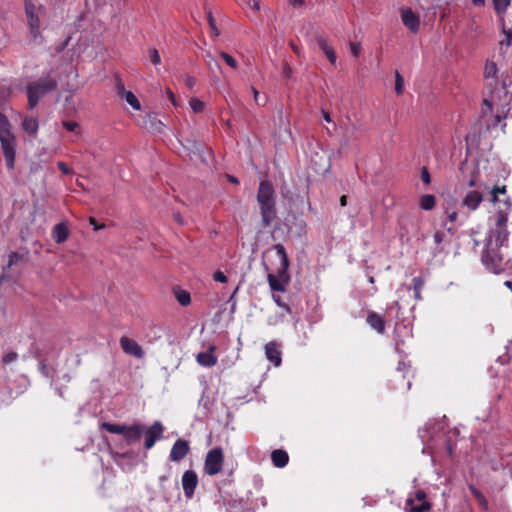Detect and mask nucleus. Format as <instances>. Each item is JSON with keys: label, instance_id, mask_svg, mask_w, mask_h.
<instances>
[{"label": "nucleus", "instance_id": "f03ea898", "mask_svg": "<svg viewBox=\"0 0 512 512\" xmlns=\"http://www.w3.org/2000/svg\"><path fill=\"white\" fill-rule=\"evenodd\" d=\"M100 429L112 434L122 435L123 439L117 444V447L121 450H124L125 448L132 446L141 440L145 431V425L142 423L126 425L103 422L100 425Z\"/></svg>", "mask_w": 512, "mask_h": 512}, {"label": "nucleus", "instance_id": "3c124183", "mask_svg": "<svg viewBox=\"0 0 512 512\" xmlns=\"http://www.w3.org/2000/svg\"><path fill=\"white\" fill-rule=\"evenodd\" d=\"M444 237H445V234L443 232L436 231L433 236L435 244H437V245L441 244L444 240Z\"/></svg>", "mask_w": 512, "mask_h": 512}, {"label": "nucleus", "instance_id": "f257e3e1", "mask_svg": "<svg viewBox=\"0 0 512 512\" xmlns=\"http://www.w3.org/2000/svg\"><path fill=\"white\" fill-rule=\"evenodd\" d=\"M503 206H499L498 217L495 227L491 229L485 239L484 249L481 255L483 265L489 271L499 274L504 271V257L501 247L508 242L509 232L507 230L508 213L512 208V202L509 197L503 201Z\"/></svg>", "mask_w": 512, "mask_h": 512}, {"label": "nucleus", "instance_id": "69168bd1", "mask_svg": "<svg viewBox=\"0 0 512 512\" xmlns=\"http://www.w3.org/2000/svg\"><path fill=\"white\" fill-rule=\"evenodd\" d=\"M340 204H341V206H346V204H347V196L346 195H342L340 197Z\"/></svg>", "mask_w": 512, "mask_h": 512}, {"label": "nucleus", "instance_id": "ea45409f", "mask_svg": "<svg viewBox=\"0 0 512 512\" xmlns=\"http://www.w3.org/2000/svg\"><path fill=\"white\" fill-rule=\"evenodd\" d=\"M421 180L426 185H429L431 183V176L427 167H422L421 169Z\"/></svg>", "mask_w": 512, "mask_h": 512}, {"label": "nucleus", "instance_id": "6ab92c4d", "mask_svg": "<svg viewBox=\"0 0 512 512\" xmlns=\"http://www.w3.org/2000/svg\"><path fill=\"white\" fill-rule=\"evenodd\" d=\"M271 460L275 467L283 468L289 462V455L285 450L276 449L271 453Z\"/></svg>", "mask_w": 512, "mask_h": 512}, {"label": "nucleus", "instance_id": "dca6fc26", "mask_svg": "<svg viewBox=\"0 0 512 512\" xmlns=\"http://www.w3.org/2000/svg\"><path fill=\"white\" fill-rule=\"evenodd\" d=\"M265 355L266 358L274 364V366L278 367L281 365V350L280 345L276 341H270L265 345Z\"/></svg>", "mask_w": 512, "mask_h": 512}, {"label": "nucleus", "instance_id": "9d476101", "mask_svg": "<svg viewBox=\"0 0 512 512\" xmlns=\"http://www.w3.org/2000/svg\"><path fill=\"white\" fill-rule=\"evenodd\" d=\"M119 342L125 354L131 355L138 359L144 357V351L142 347L135 340L130 339L127 336H122Z\"/></svg>", "mask_w": 512, "mask_h": 512}, {"label": "nucleus", "instance_id": "1a4fd4ad", "mask_svg": "<svg viewBox=\"0 0 512 512\" xmlns=\"http://www.w3.org/2000/svg\"><path fill=\"white\" fill-rule=\"evenodd\" d=\"M164 427L161 422L155 421L149 428L145 427V431L143 433L145 437L144 447L149 450L154 445L155 442L162 437Z\"/></svg>", "mask_w": 512, "mask_h": 512}, {"label": "nucleus", "instance_id": "c03bdc74", "mask_svg": "<svg viewBox=\"0 0 512 512\" xmlns=\"http://www.w3.org/2000/svg\"><path fill=\"white\" fill-rule=\"evenodd\" d=\"M208 22H209V26H210L211 30L213 31L214 36H218L219 35V31H218V29L216 27L215 20H214V18H213L211 13L208 14Z\"/></svg>", "mask_w": 512, "mask_h": 512}, {"label": "nucleus", "instance_id": "5701e85b", "mask_svg": "<svg viewBox=\"0 0 512 512\" xmlns=\"http://www.w3.org/2000/svg\"><path fill=\"white\" fill-rule=\"evenodd\" d=\"M419 206L425 211H431L436 206V197L432 194L422 195L419 199Z\"/></svg>", "mask_w": 512, "mask_h": 512}, {"label": "nucleus", "instance_id": "aec40b11", "mask_svg": "<svg viewBox=\"0 0 512 512\" xmlns=\"http://www.w3.org/2000/svg\"><path fill=\"white\" fill-rule=\"evenodd\" d=\"M52 237L58 244L65 242L69 237V230L64 223H59L54 226L52 231Z\"/></svg>", "mask_w": 512, "mask_h": 512}, {"label": "nucleus", "instance_id": "0e129e2a", "mask_svg": "<svg viewBox=\"0 0 512 512\" xmlns=\"http://www.w3.org/2000/svg\"><path fill=\"white\" fill-rule=\"evenodd\" d=\"M228 180L229 182L233 183V184H238L239 181L236 177L232 176V175H228Z\"/></svg>", "mask_w": 512, "mask_h": 512}, {"label": "nucleus", "instance_id": "412c9836", "mask_svg": "<svg viewBox=\"0 0 512 512\" xmlns=\"http://www.w3.org/2000/svg\"><path fill=\"white\" fill-rule=\"evenodd\" d=\"M22 128L27 134L36 136L39 128L38 120L27 116L23 119Z\"/></svg>", "mask_w": 512, "mask_h": 512}, {"label": "nucleus", "instance_id": "a19ab883", "mask_svg": "<svg viewBox=\"0 0 512 512\" xmlns=\"http://www.w3.org/2000/svg\"><path fill=\"white\" fill-rule=\"evenodd\" d=\"M18 355L16 352H9L3 356L2 362L4 364H10L17 359Z\"/></svg>", "mask_w": 512, "mask_h": 512}, {"label": "nucleus", "instance_id": "ddd939ff", "mask_svg": "<svg viewBox=\"0 0 512 512\" xmlns=\"http://www.w3.org/2000/svg\"><path fill=\"white\" fill-rule=\"evenodd\" d=\"M141 126L151 133H162L164 124L157 113H147L142 118Z\"/></svg>", "mask_w": 512, "mask_h": 512}, {"label": "nucleus", "instance_id": "37998d69", "mask_svg": "<svg viewBox=\"0 0 512 512\" xmlns=\"http://www.w3.org/2000/svg\"><path fill=\"white\" fill-rule=\"evenodd\" d=\"M213 279L220 283H226L228 281L226 275L220 270L216 271L213 274Z\"/></svg>", "mask_w": 512, "mask_h": 512}, {"label": "nucleus", "instance_id": "a211bd4d", "mask_svg": "<svg viewBox=\"0 0 512 512\" xmlns=\"http://www.w3.org/2000/svg\"><path fill=\"white\" fill-rule=\"evenodd\" d=\"M215 350L214 346H210L206 352H201L197 355L196 360L199 365L204 367H212L217 363V358L213 355Z\"/></svg>", "mask_w": 512, "mask_h": 512}, {"label": "nucleus", "instance_id": "4468645a", "mask_svg": "<svg viewBox=\"0 0 512 512\" xmlns=\"http://www.w3.org/2000/svg\"><path fill=\"white\" fill-rule=\"evenodd\" d=\"M401 19L403 24L413 33L418 32L420 27L419 16L410 8H405L401 12Z\"/></svg>", "mask_w": 512, "mask_h": 512}, {"label": "nucleus", "instance_id": "bf43d9fd", "mask_svg": "<svg viewBox=\"0 0 512 512\" xmlns=\"http://www.w3.org/2000/svg\"><path fill=\"white\" fill-rule=\"evenodd\" d=\"M291 73H292L291 68L286 64V65H285V68H284V75H285L286 77H290Z\"/></svg>", "mask_w": 512, "mask_h": 512}, {"label": "nucleus", "instance_id": "c756f323", "mask_svg": "<svg viewBox=\"0 0 512 512\" xmlns=\"http://www.w3.org/2000/svg\"><path fill=\"white\" fill-rule=\"evenodd\" d=\"M124 98L133 109H141V104L132 91H125Z\"/></svg>", "mask_w": 512, "mask_h": 512}, {"label": "nucleus", "instance_id": "c85d7f7f", "mask_svg": "<svg viewBox=\"0 0 512 512\" xmlns=\"http://www.w3.org/2000/svg\"><path fill=\"white\" fill-rule=\"evenodd\" d=\"M506 186H494L490 191V201L494 204L500 202L499 195H506Z\"/></svg>", "mask_w": 512, "mask_h": 512}, {"label": "nucleus", "instance_id": "a878e982", "mask_svg": "<svg viewBox=\"0 0 512 512\" xmlns=\"http://www.w3.org/2000/svg\"><path fill=\"white\" fill-rule=\"evenodd\" d=\"M494 10L497 15L502 16L506 13L507 8L511 4V0H492Z\"/></svg>", "mask_w": 512, "mask_h": 512}, {"label": "nucleus", "instance_id": "49530a36", "mask_svg": "<svg viewBox=\"0 0 512 512\" xmlns=\"http://www.w3.org/2000/svg\"><path fill=\"white\" fill-rule=\"evenodd\" d=\"M57 167L65 175H69L72 173V170L68 167V165L65 162H58Z\"/></svg>", "mask_w": 512, "mask_h": 512}, {"label": "nucleus", "instance_id": "7ed1b4c3", "mask_svg": "<svg viewBox=\"0 0 512 512\" xmlns=\"http://www.w3.org/2000/svg\"><path fill=\"white\" fill-rule=\"evenodd\" d=\"M257 202L260 207L262 223L265 227L270 226L276 218L275 190L272 183L262 180L257 191Z\"/></svg>", "mask_w": 512, "mask_h": 512}, {"label": "nucleus", "instance_id": "bb28decb", "mask_svg": "<svg viewBox=\"0 0 512 512\" xmlns=\"http://www.w3.org/2000/svg\"><path fill=\"white\" fill-rule=\"evenodd\" d=\"M469 490L471 492V494L475 497V499L478 501V503L485 509L487 510L488 509V501L486 500L485 496L483 495V493L478 490L475 486L473 485H470L469 486Z\"/></svg>", "mask_w": 512, "mask_h": 512}, {"label": "nucleus", "instance_id": "09e8293b", "mask_svg": "<svg viewBox=\"0 0 512 512\" xmlns=\"http://www.w3.org/2000/svg\"><path fill=\"white\" fill-rule=\"evenodd\" d=\"M165 92H166V95H167L168 99L173 104V106L177 107L178 106V102H177L176 96L172 92V90L170 88H166Z\"/></svg>", "mask_w": 512, "mask_h": 512}, {"label": "nucleus", "instance_id": "2eb2a0df", "mask_svg": "<svg viewBox=\"0 0 512 512\" xmlns=\"http://www.w3.org/2000/svg\"><path fill=\"white\" fill-rule=\"evenodd\" d=\"M483 201V194L480 191H469L462 199L461 205L470 211H475L479 208Z\"/></svg>", "mask_w": 512, "mask_h": 512}, {"label": "nucleus", "instance_id": "39448f33", "mask_svg": "<svg viewBox=\"0 0 512 512\" xmlns=\"http://www.w3.org/2000/svg\"><path fill=\"white\" fill-rule=\"evenodd\" d=\"M274 249L280 258V268L278 269V275L268 274V282L271 290L284 292L286 285L288 284L290 277L288 274L289 259L286 250L282 244H276Z\"/></svg>", "mask_w": 512, "mask_h": 512}, {"label": "nucleus", "instance_id": "2f4dec72", "mask_svg": "<svg viewBox=\"0 0 512 512\" xmlns=\"http://www.w3.org/2000/svg\"><path fill=\"white\" fill-rule=\"evenodd\" d=\"M316 42L318 47L324 52V54H326L327 51L333 49L331 46H329L328 40L322 35H318L316 37Z\"/></svg>", "mask_w": 512, "mask_h": 512}, {"label": "nucleus", "instance_id": "58836bf2", "mask_svg": "<svg viewBox=\"0 0 512 512\" xmlns=\"http://www.w3.org/2000/svg\"><path fill=\"white\" fill-rule=\"evenodd\" d=\"M273 300L275 301V303L277 304V306H279L280 308L284 309L287 313H291V308L288 304L284 303L280 296H277V295H273Z\"/></svg>", "mask_w": 512, "mask_h": 512}, {"label": "nucleus", "instance_id": "393cba45", "mask_svg": "<svg viewBox=\"0 0 512 512\" xmlns=\"http://www.w3.org/2000/svg\"><path fill=\"white\" fill-rule=\"evenodd\" d=\"M425 281L423 277L418 276L412 279V289L414 291V298L419 301L422 300L421 291L424 287Z\"/></svg>", "mask_w": 512, "mask_h": 512}, {"label": "nucleus", "instance_id": "680f3d73", "mask_svg": "<svg viewBox=\"0 0 512 512\" xmlns=\"http://www.w3.org/2000/svg\"><path fill=\"white\" fill-rule=\"evenodd\" d=\"M323 118L326 122H331V117H330V114L329 112L327 111H323Z\"/></svg>", "mask_w": 512, "mask_h": 512}, {"label": "nucleus", "instance_id": "cd10ccee", "mask_svg": "<svg viewBox=\"0 0 512 512\" xmlns=\"http://www.w3.org/2000/svg\"><path fill=\"white\" fill-rule=\"evenodd\" d=\"M175 297L180 305L188 306L191 302L190 293L186 290H177L175 291Z\"/></svg>", "mask_w": 512, "mask_h": 512}, {"label": "nucleus", "instance_id": "8fccbe9b", "mask_svg": "<svg viewBox=\"0 0 512 512\" xmlns=\"http://www.w3.org/2000/svg\"><path fill=\"white\" fill-rule=\"evenodd\" d=\"M350 49L353 56L358 57L360 54L361 46L359 43H350Z\"/></svg>", "mask_w": 512, "mask_h": 512}, {"label": "nucleus", "instance_id": "4c0bfd02", "mask_svg": "<svg viewBox=\"0 0 512 512\" xmlns=\"http://www.w3.org/2000/svg\"><path fill=\"white\" fill-rule=\"evenodd\" d=\"M508 22L511 25L509 32L506 34V40L505 42H502L501 45L504 46H510L512 44V12L511 15L508 18Z\"/></svg>", "mask_w": 512, "mask_h": 512}, {"label": "nucleus", "instance_id": "338daca9", "mask_svg": "<svg viewBox=\"0 0 512 512\" xmlns=\"http://www.w3.org/2000/svg\"><path fill=\"white\" fill-rule=\"evenodd\" d=\"M475 6H483L485 4V0H471Z\"/></svg>", "mask_w": 512, "mask_h": 512}, {"label": "nucleus", "instance_id": "7c9ffc66", "mask_svg": "<svg viewBox=\"0 0 512 512\" xmlns=\"http://www.w3.org/2000/svg\"><path fill=\"white\" fill-rule=\"evenodd\" d=\"M395 92L398 95L404 92V79L398 71L395 73Z\"/></svg>", "mask_w": 512, "mask_h": 512}, {"label": "nucleus", "instance_id": "052dcab7", "mask_svg": "<svg viewBox=\"0 0 512 512\" xmlns=\"http://www.w3.org/2000/svg\"><path fill=\"white\" fill-rule=\"evenodd\" d=\"M290 46L295 54L300 55V49L298 48L297 45H295L294 43H290Z\"/></svg>", "mask_w": 512, "mask_h": 512}, {"label": "nucleus", "instance_id": "a18cd8bd", "mask_svg": "<svg viewBox=\"0 0 512 512\" xmlns=\"http://www.w3.org/2000/svg\"><path fill=\"white\" fill-rule=\"evenodd\" d=\"M20 259H21L20 254H18L17 252H12L9 255L8 266L10 267V266L16 264Z\"/></svg>", "mask_w": 512, "mask_h": 512}, {"label": "nucleus", "instance_id": "c9c22d12", "mask_svg": "<svg viewBox=\"0 0 512 512\" xmlns=\"http://www.w3.org/2000/svg\"><path fill=\"white\" fill-rule=\"evenodd\" d=\"M63 127L70 132L80 133V126L77 122L63 121Z\"/></svg>", "mask_w": 512, "mask_h": 512}, {"label": "nucleus", "instance_id": "423d86ee", "mask_svg": "<svg viewBox=\"0 0 512 512\" xmlns=\"http://www.w3.org/2000/svg\"><path fill=\"white\" fill-rule=\"evenodd\" d=\"M57 81L51 77L40 78L27 85V97L29 109H34L39 100L47 93L56 90Z\"/></svg>", "mask_w": 512, "mask_h": 512}, {"label": "nucleus", "instance_id": "864d4df0", "mask_svg": "<svg viewBox=\"0 0 512 512\" xmlns=\"http://www.w3.org/2000/svg\"><path fill=\"white\" fill-rule=\"evenodd\" d=\"M325 55H326V57L328 58V60L330 61L331 64L334 65L336 63L337 56H336V53H335L334 49H331L330 51H327V53Z\"/></svg>", "mask_w": 512, "mask_h": 512}, {"label": "nucleus", "instance_id": "72a5a7b5", "mask_svg": "<svg viewBox=\"0 0 512 512\" xmlns=\"http://www.w3.org/2000/svg\"><path fill=\"white\" fill-rule=\"evenodd\" d=\"M148 55L153 65H159L161 63V57L159 51L156 48H150L148 51Z\"/></svg>", "mask_w": 512, "mask_h": 512}, {"label": "nucleus", "instance_id": "774afa93", "mask_svg": "<svg viewBox=\"0 0 512 512\" xmlns=\"http://www.w3.org/2000/svg\"><path fill=\"white\" fill-rule=\"evenodd\" d=\"M255 10H259V4L257 1H254L253 2V6H252Z\"/></svg>", "mask_w": 512, "mask_h": 512}, {"label": "nucleus", "instance_id": "20e7f679", "mask_svg": "<svg viewBox=\"0 0 512 512\" xmlns=\"http://www.w3.org/2000/svg\"><path fill=\"white\" fill-rule=\"evenodd\" d=\"M0 143L5 158L6 167L13 170L15 166L16 139L10 130L7 117L0 112Z\"/></svg>", "mask_w": 512, "mask_h": 512}, {"label": "nucleus", "instance_id": "79ce46f5", "mask_svg": "<svg viewBox=\"0 0 512 512\" xmlns=\"http://www.w3.org/2000/svg\"><path fill=\"white\" fill-rule=\"evenodd\" d=\"M414 501H419L421 503H424V501H427V494L424 490L419 489L415 492Z\"/></svg>", "mask_w": 512, "mask_h": 512}, {"label": "nucleus", "instance_id": "4be33fe9", "mask_svg": "<svg viewBox=\"0 0 512 512\" xmlns=\"http://www.w3.org/2000/svg\"><path fill=\"white\" fill-rule=\"evenodd\" d=\"M406 507H409V512H426L432 508V504L429 501H424L420 505H414L413 498H407L405 501Z\"/></svg>", "mask_w": 512, "mask_h": 512}, {"label": "nucleus", "instance_id": "f704fd0d", "mask_svg": "<svg viewBox=\"0 0 512 512\" xmlns=\"http://www.w3.org/2000/svg\"><path fill=\"white\" fill-rule=\"evenodd\" d=\"M221 58L225 61V63L233 69L237 68V61L228 53L221 52Z\"/></svg>", "mask_w": 512, "mask_h": 512}, {"label": "nucleus", "instance_id": "6e6d98bb", "mask_svg": "<svg viewBox=\"0 0 512 512\" xmlns=\"http://www.w3.org/2000/svg\"><path fill=\"white\" fill-rule=\"evenodd\" d=\"M116 88L119 94H125L124 84L119 77L116 78Z\"/></svg>", "mask_w": 512, "mask_h": 512}, {"label": "nucleus", "instance_id": "13d9d810", "mask_svg": "<svg viewBox=\"0 0 512 512\" xmlns=\"http://www.w3.org/2000/svg\"><path fill=\"white\" fill-rule=\"evenodd\" d=\"M289 3L293 7H301L304 4V0H289Z\"/></svg>", "mask_w": 512, "mask_h": 512}, {"label": "nucleus", "instance_id": "f3484780", "mask_svg": "<svg viewBox=\"0 0 512 512\" xmlns=\"http://www.w3.org/2000/svg\"><path fill=\"white\" fill-rule=\"evenodd\" d=\"M366 321L377 333L383 334L385 332L384 318L375 311L368 312Z\"/></svg>", "mask_w": 512, "mask_h": 512}, {"label": "nucleus", "instance_id": "e2e57ef3", "mask_svg": "<svg viewBox=\"0 0 512 512\" xmlns=\"http://www.w3.org/2000/svg\"><path fill=\"white\" fill-rule=\"evenodd\" d=\"M468 186L469 187H476L477 186V182L474 179V177H471V179L468 181Z\"/></svg>", "mask_w": 512, "mask_h": 512}, {"label": "nucleus", "instance_id": "de8ad7c7", "mask_svg": "<svg viewBox=\"0 0 512 512\" xmlns=\"http://www.w3.org/2000/svg\"><path fill=\"white\" fill-rule=\"evenodd\" d=\"M445 213L447 215V218L451 221V222H455L457 220V217H458V213L457 211L455 210H451L449 208H446L445 209Z\"/></svg>", "mask_w": 512, "mask_h": 512}, {"label": "nucleus", "instance_id": "5fc2aeb1", "mask_svg": "<svg viewBox=\"0 0 512 512\" xmlns=\"http://www.w3.org/2000/svg\"><path fill=\"white\" fill-rule=\"evenodd\" d=\"M251 90H252V93H253L254 100H255L256 104L259 105V106H264L266 101H264L262 103L259 101V92H258V90L255 87H252Z\"/></svg>", "mask_w": 512, "mask_h": 512}, {"label": "nucleus", "instance_id": "9b49d317", "mask_svg": "<svg viewBox=\"0 0 512 512\" xmlns=\"http://www.w3.org/2000/svg\"><path fill=\"white\" fill-rule=\"evenodd\" d=\"M190 452L189 442L184 439H178L173 444L169 458L173 462H180Z\"/></svg>", "mask_w": 512, "mask_h": 512}, {"label": "nucleus", "instance_id": "e433bc0d", "mask_svg": "<svg viewBox=\"0 0 512 512\" xmlns=\"http://www.w3.org/2000/svg\"><path fill=\"white\" fill-rule=\"evenodd\" d=\"M205 61L210 69H213V68L220 69L219 63L214 59V57L210 53H207L205 55Z\"/></svg>", "mask_w": 512, "mask_h": 512}, {"label": "nucleus", "instance_id": "b1692460", "mask_svg": "<svg viewBox=\"0 0 512 512\" xmlns=\"http://www.w3.org/2000/svg\"><path fill=\"white\" fill-rule=\"evenodd\" d=\"M497 72L498 68L494 61H487L484 67V77L485 79H493L494 82H497Z\"/></svg>", "mask_w": 512, "mask_h": 512}, {"label": "nucleus", "instance_id": "6e6552de", "mask_svg": "<svg viewBox=\"0 0 512 512\" xmlns=\"http://www.w3.org/2000/svg\"><path fill=\"white\" fill-rule=\"evenodd\" d=\"M224 463V454L221 447H215L208 451L204 461V471L206 474L213 476L222 471Z\"/></svg>", "mask_w": 512, "mask_h": 512}, {"label": "nucleus", "instance_id": "f8f14e48", "mask_svg": "<svg viewBox=\"0 0 512 512\" xmlns=\"http://www.w3.org/2000/svg\"><path fill=\"white\" fill-rule=\"evenodd\" d=\"M198 484V477L195 471L187 470L182 475V487L187 498H192Z\"/></svg>", "mask_w": 512, "mask_h": 512}, {"label": "nucleus", "instance_id": "473e14b6", "mask_svg": "<svg viewBox=\"0 0 512 512\" xmlns=\"http://www.w3.org/2000/svg\"><path fill=\"white\" fill-rule=\"evenodd\" d=\"M191 109L195 113H200L204 110L205 104L198 98H192L189 102Z\"/></svg>", "mask_w": 512, "mask_h": 512}, {"label": "nucleus", "instance_id": "4d7b16f0", "mask_svg": "<svg viewBox=\"0 0 512 512\" xmlns=\"http://www.w3.org/2000/svg\"><path fill=\"white\" fill-rule=\"evenodd\" d=\"M89 223L94 226V230H100V229L104 228L103 224L98 225V223L94 217L89 218Z\"/></svg>", "mask_w": 512, "mask_h": 512}, {"label": "nucleus", "instance_id": "0eeeda50", "mask_svg": "<svg viewBox=\"0 0 512 512\" xmlns=\"http://www.w3.org/2000/svg\"><path fill=\"white\" fill-rule=\"evenodd\" d=\"M25 15L29 31L34 40L40 37V16L45 14L43 5H36L32 0H24Z\"/></svg>", "mask_w": 512, "mask_h": 512}, {"label": "nucleus", "instance_id": "603ef678", "mask_svg": "<svg viewBox=\"0 0 512 512\" xmlns=\"http://www.w3.org/2000/svg\"><path fill=\"white\" fill-rule=\"evenodd\" d=\"M196 84V79L192 76H189L187 75L185 77V85L189 88V89H193L194 86Z\"/></svg>", "mask_w": 512, "mask_h": 512}]
</instances>
